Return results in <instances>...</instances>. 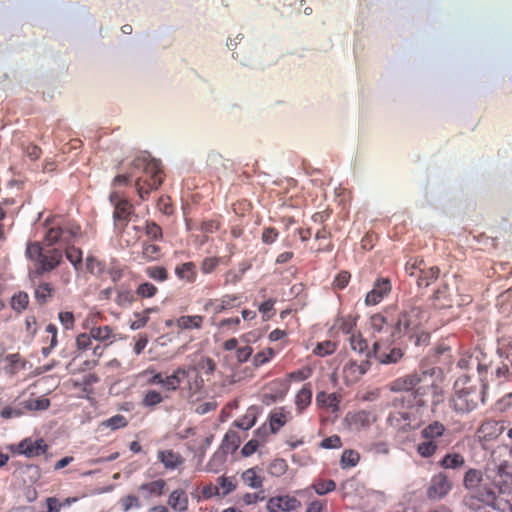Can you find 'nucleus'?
Segmentation results:
<instances>
[{
  "instance_id": "49",
  "label": "nucleus",
  "mask_w": 512,
  "mask_h": 512,
  "mask_svg": "<svg viewBox=\"0 0 512 512\" xmlns=\"http://www.w3.org/2000/svg\"><path fill=\"white\" fill-rule=\"evenodd\" d=\"M86 269L92 275L101 277L105 271V264L94 256H88L86 258Z\"/></svg>"
},
{
  "instance_id": "56",
  "label": "nucleus",
  "mask_w": 512,
  "mask_h": 512,
  "mask_svg": "<svg viewBox=\"0 0 512 512\" xmlns=\"http://www.w3.org/2000/svg\"><path fill=\"white\" fill-rule=\"evenodd\" d=\"M482 480V474L476 469H469L464 476V485L466 488H475Z\"/></svg>"
},
{
  "instance_id": "28",
  "label": "nucleus",
  "mask_w": 512,
  "mask_h": 512,
  "mask_svg": "<svg viewBox=\"0 0 512 512\" xmlns=\"http://www.w3.org/2000/svg\"><path fill=\"white\" fill-rule=\"evenodd\" d=\"M89 334L93 339L100 344L110 345L115 340V333L109 325L93 326L89 330Z\"/></svg>"
},
{
  "instance_id": "31",
  "label": "nucleus",
  "mask_w": 512,
  "mask_h": 512,
  "mask_svg": "<svg viewBox=\"0 0 512 512\" xmlns=\"http://www.w3.org/2000/svg\"><path fill=\"white\" fill-rule=\"evenodd\" d=\"M188 503V496L182 489H176L169 495L168 505L176 512L187 511Z\"/></svg>"
},
{
  "instance_id": "19",
  "label": "nucleus",
  "mask_w": 512,
  "mask_h": 512,
  "mask_svg": "<svg viewBox=\"0 0 512 512\" xmlns=\"http://www.w3.org/2000/svg\"><path fill=\"white\" fill-rule=\"evenodd\" d=\"M505 429L503 421L487 419L477 429L476 436L480 442H490L497 439Z\"/></svg>"
},
{
  "instance_id": "17",
  "label": "nucleus",
  "mask_w": 512,
  "mask_h": 512,
  "mask_svg": "<svg viewBox=\"0 0 512 512\" xmlns=\"http://www.w3.org/2000/svg\"><path fill=\"white\" fill-rule=\"evenodd\" d=\"M392 291V283L388 277H378L373 283L372 289L366 294L365 304L375 306L386 298Z\"/></svg>"
},
{
  "instance_id": "38",
  "label": "nucleus",
  "mask_w": 512,
  "mask_h": 512,
  "mask_svg": "<svg viewBox=\"0 0 512 512\" xmlns=\"http://www.w3.org/2000/svg\"><path fill=\"white\" fill-rule=\"evenodd\" d=\"M166 489V481L158 479L152 482L144 483L139 486L140 491H145L149 496H161Z\"/></svg>"
},
{
  "instance_id": "58",
  "label": "nucleus",
  "mask_w": 512,
  "mask_h": 512,
  "mask_svg": "<svg viewBox=\"0 0 512 512\" xmlns=\"http://www.w3.org/2000/svg\"><path fill=\"white\" fill-rule=\"evenodd\" d=\"M65 255L72 265L77 268L82 263V251L74 247L72 244L66 245Z\"/></svg>"
},
{
  "instance_id": "39",
  "label": "nucleus",
  "mask_w": 512,
  "mask_h": 512,
  "mask_svg": "<svg viewBox=\"0 0 512 512\" xmlns=\"http://www.w3.org/2000/svg\"><path fill=\"white\" fill-rule=\"evenodd\" d=\"M53 294L54 288L47 282L40 283L34 291L35 299L39 304L47 303L53 297Z\"/></svg>"
},
{
  "instance_id": "36",
  "label": "nucleus",
  "mask_w": 512,
  "mask_h": 512,
  "mask_svg": "<svg viewBox=\"0 0 512 512\" xmlns=\"http://www.w3.org/2000/svg\"><path fill=\"white\" fill-rule=\"evenodd\" d=\"M440 269L437 266L424 267L419 277L416 280L418 287H428L432 282L436 281L439 277Z\"/></svg>"
},
{
  "instance_id": "55",
  "label": "nucleus",
  "mask_w": 512,
  "mask_h": 512,
  "mask_svg": "<svg viewBox=\"0 0 512 512\" xmlns=\"http://www.w3.org/2000/svg\"><path fill=\"white\" fill-rule=\"evenodd\" d=\"M141 375L144 377L150 376L147 379V383L149 385H160L163 388L165 376L161 372H157L155 368L148 367L141 373Z\"/></svg>"
},
{
  "instance_id": "8",
  "label": "nucleus",
  "mask_w": 512,
  "mask_h": 512,
  "mask_svg": "<svg viewBox=\"0 0 512 512\" xmlns=\"http://www.w3.org/2000/svg\"><path fill=\"white\" fill-rule=\"evenodd\" d=\"M26 256L36 261L38 266L35 273L43 275L57 268L62 262V251L57 248L44 250L40 242H29L26 247Z\"/></svg>"
},
{
  "instance_id": "37",
  "label": "nucleus",
  "mask_w": 512,
  "mask_h": 512,
  "mask_svg": "<svg viewBox=\"0 0 512 512\" xmlns=\"http://www.w3.org/2000/svg\"><path fill=\"white\" fill-rule=\"evenodd\" d=\"M188 368H193V373L198 372L201 375V372L206 375L210 376L212 375L216 370V363L215 361L207 356H202L197 361L195 365H189Z\"/></svg>"
},
{
  "instance_id": "4",
  "label": "nucleus",
  "mask_w": 512,
  "mask_h": 512,
  "mask_svg": "<svg viewBox=\"0 0 512 512\" xmlns=\"http://www.w3.org/2000/svg\"><path fill=\"white\" fill-rule=\"evenodd\" d=\"M45 226L43 242L46 246L57 243L70 245L82 235L81 227L75 220L60 215L47 219Z\"/></svg>"
},
{
  "instance_id": "3",
  "label": "nucleus",
  "mask_w": 512,
  "mask_h": 512,
  "mask_svg": "<svg viewBox=\"0 0 512 512\" xmlns=\"http://www.w3.org/2000/svg\"><path fill=\"white\" fill-rule=\"evenodd\" d=\"M193 368L179 366L169 375L164 377L163 390L165 392L181 391V394L191 399L200 393L204 387V379L198 373H193Z\"/></svg>"
},
{
  "instance_id": "6",
  "label": "nucleus",
  "mask_w": 512,
  "mask_h": 512,
  "mask_svg": "<svg viewBox=\"0 0 512 512\" xmlns=\"http://www.w3.org/2000/svg\"><path fill=\"white\" fill-rule=\"evenodd\" d=\"M447 436L448 430L442 422H430L420 431L421 441L416 446L417 453L422 458L434 456L439 448H446L450 444V441L446 440Z\"/></svg>"
},
{
  "instance_id": "41",
  "label": "nucleus",
  "mask_w": 512,
  "mask_h": 512,
  "mask_svg": "<svg viewBox=\"0 0 512 512\" xmlns=\"http://www.w3.org/2000/svg\"><path fill=\"white\" fill-rule=\"evenodd\" d=\"M425 261L420 257H412L405 264V272L416 279L425 267Z\"/></svg>"
},
{
  "instance_id": "45",
  "label": "nucleus",
  "mask_w": 512,
  "mask_h": 512,
  "mask_svg": "<svg viewBox=\"0 0 512 512\" xmlns=\"http://www.w3.org/2000/svg\"><path fill=\"white\" fill-rule=\"evenodd\" d=\"M360 460V454L352 449H346L343 451L340 459V465L342 468L355 467Z\"/></svg>"
},
{
  "instance_id": "53",
  "label": "nucleus",
  "mask_w": 512,
  "mask_h": 512,
  "mask_svg": "<svg viewBox=\"0 0 512 512\" xmlns=\"http://www.w3.org/2000/svg\"><path fill=\"white\" fill-rule=\"evenodd\" d=\"M337 345L335 342H332L330 340H326L323 342H320L316 345V347L313 350V353L320 357H325L328 355L333 354L336 351Z\"/></svg>"
},
{
  "instance_id": "60",
  "label": "nucleus",
  "mask_w": 512,
  "mask_h": 512,
  "mask_svg": "<svg viewBox=\"0 0 512 512\" xmlns=\"http://www.w3.org/2000/svg\"><path fill=\"white\" fill-rule=\"evenodd\" d=\"M102 425L105 427H109L112 430H116L119 428H124L128 425V421L125 416L121 414L114 415L109 419L102 422Z\"/></svg>"
},
{
  "instance_id": "32",
  "label": "nucleus",
  "mask_w": 512,
  "mask_h": 512,
  "mask_svg": "<svg viewBox=\"0 0 512 512\" xmlns=\"http://www.w3.org/2000/svg\"><path fill=\"white\" fill-rule=\"evenodd\" d=\"M175 274L179 280L194 283L197 278V268L193 262H185L175 267Z\"/></svg>"
},
{
  "instance_id": "13",
  "label": "nucleus",
  "mask_w": 512,
  "mask_h": 512,
  "mask_svg": "<svg viewBox=\"0 0 512 512\" xmlns=\"http://www.w3.org/2000/svg\"><path fill=\"white\" fill-rule=\"evenodd\" d=\"M289 391L288 381L276 378L262 387L260 401L266 406H270L277 401L283 400Z\"/></svg>"
},
{
  "instance_id": "12",
  "label": "nucleus",
  "mask_w": 512,
  "mask_h": 512,
  "mask_svg": "<svg viewBox=\"0 0 512 512\" xmlns=\"http://www.w3.org/2000/svg\"><path fill=\"white\" fill-rule=\"evenodd\" d=\"M396 307L390 306L371 316L370 324L374 332L387 335V339L398 338L396 330Z\"/></svg>"
},
{
  "instance_id": "21",
  "label": "nucleus",
  "mask_w": 512,
  "mask_h": 512,
  "mask_svg": "<svg viewBox=\"0 0 512 512\" xmlns=\"http://www.w3.org/2000/svg\"><path fill=\"white\" fill-rule=\"evenodd\" d=\"M269 512H290L301 507V502L294 496L284 495L271 497L267 502Z\"/></svg>"
},
{
  "instance_id": "54",
  "label": "nucleus",
  "mask_w": 512,
  "mask_h": 512,
  "mask_svg": "<svg viewBox=\"0 0 512 512\" xmlns=\"http://www.w3.org/2000/svg\"><path fill=\"white\" fill-rule=\"evenodd\" d=\"M158 292V288L150 283V282H143L139 284L135 290V293L140 298H152L154 297Z\"/></svg>"
},
{
  "instance_id": "5",
  "label": "nucleus",
  "mask_w": 512,
  "mask_h": 512,
  "mask_svg": "<svg viewBox=\"0 0 512 512\" xmlns=\"http://www.w3.org/2000/svg\"><path fill=\"white\" fill-rule=\"evenodd\" d=\"M93 341L89 332L80 333L75 339V355L70 365L79 362L80 372L93 370L107 348V344H94Z\"/></svg>"
},
{
  "instance_id": "52",
  "label": "nucleus",
  "mask_w": 512,
  "mask_h": 512,
  "mask_svg": "<svg viewBox=\"0 0 512 512\" xmlns=\"http://www.w3.org/2000/svg\"><path fill=\"white\" fill-rule=\"evenodd\" d=\"M355 326V319L350 315L338 318L335 323V327L344 334H354L353 330Z\"/></svg>"
},
{
  "instance_id": "18",
  "label": "nucleus",
  "mask_w": 512,
  "mask_h": 512,
  "mask_svg": "<svg viewBox=\"0 0 512 512\" xmlns=\"http://www.w3.org/2000/svg\"><path fill=\"white\" fill-rule=\"evenodd\" d=\"M451 488L452 483L448 476L443 472H439L431 478L426 494L430 500H439L445 497Z\"/></svg>"
},
{
  "instance_id": "9",
  "label": "nucleus",
  "mask_w": 512,
  "mask_h": 512,
  "mask_svg": "<svg viewBox=\"0 0 512 512\" xmlns=\"http://www.w3.org/2000/svg\"><path fill=\"white\" fill-rule=\"evenodd\" d=\"M432 377L429 371L413 372L392 380L388 389L394 393H414L419 387H427V393L434 387L433 383H427V378Z\"/></svg>"
},
{
  "instance_id": "15",
  "label": "nucleus",
  "mask_w": 512,
  "mask_h": 512,
  "mask_svg": "<svg viewBox=\"0 0 512 512\" xmlns=\"http://www.w3.org/2000/svg\"><path fill=\"white\" fill-rule=\"evenodd\" d=\"M481 500L495 510L510 511L512 508V489H500L497 495L492 490L487 489Z\"/></svg>"
},
{
  "instance_id": "1",
  "label": "nucleus",
  "mask_w": 512,
  "mask_h": 512,
  "mask_svg": "<svg viewBox=\"0 0 512 512\" xmlns=\"http://www.w3.org/2000/svg\"><path fill=\"white\" fill-rule=\"evenodd\" d=\"M133 178H135L134 186L138 197L145 201L152 191L162 185L165 173L159 160L147 152H142L131 161L129 172L117 175L112 184L127 185Z\"/></svg>"
},
{
  "instance_id": "33",
  "label": "nucleus",
  "mask_w": 512,
  "mask_h": 512,
  "mask_svg": "<svg viewBox=\"0 0 512 512\" xmlns=\"http://www.w3.org/2000/svg\"><path fill=\"white\" fill-rule=\"evenodd\" d=\"M141 257L147 261H157L162 257V249L151 241H143L141 244Z\"/></svg>"
},
{
  "instance_id": "23",
  "label": "nucleus",
  "mask_w": 512,
  "mask_h": 512,
  "mask_svg": "<svg viewBox=\"0 0 512 512\" xmlns=\"http://www.w3.org/2000/svg\"><path fill=\"white\" fill-rule=\"evenodd\" d=\"M47 449L48 446L42 438L37 440L26 438L18 444L17 451L28 458H33L44 454Z\"/></svg>"
},
{
  "instance_id": "63",
  "label": "nucleus",
  "mask_w": 512,
  "mask_h": 512,
  "mask_svg": "<svg viewBox=\"0 0 512 512\" xmlns=\"http://www.w3.org/2000/svg\"><path fill=\"white\" fill-rule=\"evenodd\" d=\"M288 469L287 462L284 459H274L269 465V473L273 476H282Z\"/></svg>"
},
{
  "instance_id": "24",
  "label": "nucleus",
  "mask_w": 512,
  "mask_h": 512,
  "mask_svg": "<svg viewBox=\"0 0 512 512\" xmlns=\"http://www.w3.org/2000/svg\"><path fill=\"white\" fill-rule=\"evenodd\" d=\"M346 421L351 429L361 430L371 426L375 421V415L367 410H360L346 415Z\"/></svg>"
},
{
  "instance_id": "22",
  "label": "nucleus",
  "mask_w": 512,
  "mask_h": 512,
  "mask_svg": "<svg viewBox=\"0 0 512 512\" xmlns=\"http://www.w3.org/2000/svg\"><path fill=\"white\" fill-rule=\"evenodd\" d=\"M292 419L291 411L285 406L274 408L268 415V425L272 434H277Z\"/></svg>"
},
{
  "instance_id": "10",
  "label": "nucleus",
  "mask_w": 512,
  "mask_h": 512,
  "mask_svg": "<svg viewBox=\"0 0 512 512\" xmlns=\"http://www.w3.org/2000/svg\"><path fill=\"white\" fill-rule=\"evenodd\" d=\"M425 317V312L420 307H410L399 311L396 308V330L398 338L404 335L413 337L420 329Z\"/></svg>"
},
{
  "instance_id": "11",
  "label": "nucleus",
  "mask_w": 512,
  "mask_h": 512,
  "mask_svg": "<svg viewBox=\"0 0 512 512\" xmlns=\"http://www.w3.org/2000/svg\"><path fill=\"white\" fill-rule=\"evenodd\" d=\"M109 201L113 206V220L116 229L123 231L132 215H134V205L117 191H112L109 195Z\"/></svg>"
},
{
  "instance_id": "44",
  "label": "nucleus",
  "mask_w": 512,
  "mask_h": 512,
  "mask_svg": "<svg viewBox=\"0 0 512 512\" xmlns=\"http://www.w3.org/2000/svg\"><path fill=\"white\" fill-rule=\"evenodd\" d=\"M50 406V400L45 397L29 398L23 402V407L29 411L46 410Z\"/></svg>"
},
{
  "instance_id": "27",
  "label": "nucleus",
  "mask_w": 512,
  "mask_h": 512,
  "mask_svg": "<svg viewBox=\"0 0 512 512\" xmlns=\"http://www.w3.org/2000/svg\"><path fill=\"white\" fill-rule=\"evenodd\" d=\"M312 387L310 383H305L296 393L294 398L295 410L297 415H301L311 405Z\"/></svg>"
},
{
  "instance_id": "40",
  "label": "nucleus",
  "mask_w": 512,
  "mask_h": 512,
  "mask_svg": "<svg viewBox=\"0 0 512 512\" xmlns=\"http://www.w3.org/2000/svg\"><path fill=\"white\" fill-rule=\"evenodd\" d=\"M465 464V459L461 454L448 453L440 461V466L444 469H456Z\"/></svg>"
},
{
  "instance_id": "14",
  "label": "nucleus",
  "mask_w": 512,
  "mask_h": 512,
  "mask_svg": "<svg viewBox=\"0 0 512 512\" xmlns=\"http://www.w3.org/2000/svg\"><path fill=\"white\" fill-rule=\"evenodd\" d=\"M374 357L382 364H391L398 362L403 357L401 348L394 347L389 343V339L383 338L375 341L373 344Z\"/></svg>"
},
{
  "instance_id": "48",
  "label": "nucleus",
  "mask_w": 512,
  "mask_h": 512,
  "mask_svg": "<svg viewBox=\"0 0 512 512\" xmlns=\"http://www.w3.org/2000/svg\"><path fill=\"white\" fill-rule=\"evenodd\" d=\"M29 304V296L26 292L20 291L11 298V307L17 313L23 312Z\"/></svg>"
},
{
  "instance_id": "42",
  "label": "nucleus",
  "mask_w": 512,
  "mask_h": 512,
  "mask_svg": "<svg viewBox=\"0 0 512 512\" xmlns=\"http://www.w3.org/2000/svg\"><path fill=\"white\" fill-rule=\"evenodd\" d=\"M164 401L161 392L151 389L145 392L142 399V405L147 408H154Z\"/></svg>"
},
{
  "instance_id": "46",
  "label": "nucleus",
  "mask_w": 512,
  "mask_h": 512,
  "mask_svg": "<svg viewBox=\"0 0 512 512\" xmlns=\"http://www.w3.org/2000/svg\"><path fill=\"white\" fill-rule=\"evenodd\" d=\"M145 274L154 281L165 282L169 278L168 270L163 266H148Z\"/></svg>"
},
{
  "instance_id": "20",
  "label": "nucleus",
  "mask_w": 512,
  "mask_h": 512,
  "mask_svg": "<svg viewBox=\"0 0 512 512\" xmlns=\"http://www.w3.org/2000/svg\"><path fill=\"white\" fill-rule=\"evenodd\" d=\"M369 368L370 362L368 360H361L359 363L356 360H349L343 367V378L348 384L356 383Z\"/></svg>"
},
{
  "instance_id": "7",
  "label": "nucleus",
  "mask_w": 512,
  "mask_h": 512,
  "mask_svg": "<svg viewBox=\"0 0 512 512\" xmlns=\"http://www.w3.org/2000/svg\"><path fill=\"white\" fill-rule=\"evenodd\" d=\"M479 397L477 388L471 384L470 378L464 375L455 381L449 405L458 414L469 413L477 407Z\"/></svg>"
},
{
  "instance_id": "34",
  "label": "nucleus",
  "mask_w": 512,
  "mask_h": 512,
  "mask_svg": "<svg viewBox=\"0 0 512 512\" xmlns=\"http://www.w3.org/2000/svg\"><path fill=\"white\" fill-rule=\"evenodd\" d=\"M433 300L434 306L438 309H445L451 307L453 301L451 299L448 286L444 284L440 288H438L433 295Z\"/></svg>"
},
{
  "instance_id": "64",
  "label": "nucleus",
  "mask_w": 512,
  "mask_h": 512,
  "mask_svg": "<svg viewBox=\"0 0 512 512\" xmlns=\"http://www.w3.org/2000/svg\"><path fill=\"white\" fill-rule=\"evenodd\" d=\"M217 484H218L219 488L222 489V492H221L222 496H227L228 494L233 492L237 487V485L233 481V479H230L225 476L219 477L217 479Z\"/></svg>"
},
{
  "instance_id": "59",
  "label": "nucleus",
  "mask_w": 512,
  "mask_h": 512,
  "mask_svg": "<svg viewBox=\"0 0 512 512\" xmlns=\"http://www.w3.org/2000/svg\"><path fill=\"white\" fill-rule=\"evenodd\" d=\"M275 355L272 348H266L263 351L256 353L253 357V365L255 367L262 366L269 362Z\"/></svg>"
},
{
  "instance_id": "25",
  "label": "nucleus",
  "mask_w": 512,
  "mask_h": 512,
  "mask_svg": "<svg viewBox=\"0 0 512 512\" xmlns=\"http://www.w3.org/2000/svg\"><path fill=\"white\" fill-rule=\"evenodd\" d=\"M157 459L167 470H175L185 463L184 457L172 449L159 450Z\"/></svg>"
},
{
  "instance_id": "29",
  "label": "nucleus",
  "mask_w": 512,
  "mask_h": 512,
  "mask_svg": "<svg viewBox=\"0 0 512 512\" xmlns=\"http://www.w3.org/2000/svg\"><path fill=\"white\" fill-rule=\"evenodd\" d=\"M340 397L336 393H326L320 391L316 395V404L320 408H325L331 412L339 410Z\"/></svg>"
},
{
  "instance_id": "62",
  "label": "nucleus",
  "mask_w": 512,
  "mask_h": 512,
  "mask_svg": "<svg viewBox=\"0 0 512 512\" xmlns=\"http://www.w3.org/2000/svg\"><path fill=\"white\" fill-rule=\"evenodd\" d=\"M120 504L124 512H128L131 509H137L141 507L139 498L135 495L129 494L121 498Z\"/></svg>"
},
{
  "instance_id": "30",
  "label": "nucleus",
  "mask_w": 512,
  "mask_h": 512,
  "mask_svg": "<svg viewBox=\"0 0 512 512\" xmlns=\"http://www.w3.org/2000/svg\"><path fill=\"white\" fill-rule=\"evenodd\" d=\"M204 320L202 315H183L176 319L175 325L179 330H199L203 327Z\"/></svg>"
},
{
  "instance_id": "43",
  "label": "nucleus",
  "mask_w": 512,
  "mask_h": 512,
  "mask_svg": "<svg viewBox=\"0 0 512 512\" xmlns=\"http://www.w3.org/2000/svg\"><path fill=\"white\" fill-rule=\"evenodd\" d=\"M312 488L318 495H325L336 489V483L332 479H315Z\"/></svg>"
},
{
  "instance_id": "47",
  "label": "nucleus",
  "mask_w": 512,
  "mask_h": 512,
  "mask_svg": "<svg viewBox=\"0 0 512 512\" xmlns=\"http://www.w3.org/2000/svg\"><path fill=\"white\" fill-rule=\"evenodd\" d=\"M312 373H313V369L311 367L304 366L300 369L289 372L286 375L285 380L288 381L289 384L292 381H295V382L305 381L312 376Z\"/></svg>"
},
{
  "instance_id": "35",
  "label": "nucleus",
  "mask_w": 512,
  "mask_h": 512,
  "mask_svg": "<svg viewBox=\"0 0 512 512\" xmlns=\"http://www.w3.org/2000/svg\"><path fill=\"white\" fill-rule=\"evenodd\" d=\"M157 312H159V308L156 306L146 308L142 312H135L133 314L134 319L130 323V328L132 330H139V329L145 327L150 320V314L157 313Z\"/></svg>"
},
{
  "instance_id": "57",
  "label": "nucleus",
  "mask_w": 512,
  "mask_h": 512,
  "mask_svg": "<svg viewBox=\"0 0 512 512\" xmlns=\"http://www.w3.org/2000/svg\"><path fill=\"white\" fill-rule=\"evenodd\" d=\"M221 262L220 257H206L201 261L200 269L205 275L213 273Z\"/></svg>"
},
{
  "instance_id": "61",
  "label": "nucleus",
  "mask_w": 512,
  "mask_h": 512,
  "mask_svg": "<svg viewBox=\"0 0 512 512\" xmlns=\"http://www.w3.org/2000/svg\"><path fill=\"white\" fill-rule=\"evenodd\" d=\"M351 279L350 272L343 270L340 271L334 278L332 282V287L334 290H343L347 287Z\"/></svg>"
},
{
  "instance_id": "2",
  "label": "nucleus",
  "mask_w": 512,
  "mask_h": 512,
  "mask_svg": "<svg viewBox=\"0 0 512 512\" xmlns=\"http://www.w3.org/2000/svg\"><path fill=\"white\" fill-rule=\"evenodd\" d=\"M427 387H419L414 393L395 396L391 401L394 411L387 417V424L398 432L415 430L423 423L421 409L426 408L428 401Z\"/></svg>"
},
{
  "instance_id": "51",
  "label": "nucleus",
  "mask_w": 512,
  "mask_h": 512,
  "mask_svg": "<svg viewBox=\"0 0 512 512\" xmlns=\"http://www.w3.org/2000/svg\"><path fill=\"white\" fill-rule=\"evenodd\" d=\"M46 332L49 334V345L42 348V354L47 357L51 351L56 347L57 340V327L50 323L46 326Z\"/></svg>"
},
{
  "instance_id": "16",
  "label": "nucleus",
  "mask_w": 512,
  "mask_h": 512,
  "mask_svg": "<svg viewBox=\"0 0 512 512\" xmlns=\"http://www.w3.org/2000/svg\"><path fill=\"white\" fill-rule=\"evenodd\" d=\"M241 305L240 296L236 294H225L220 298L208 299L203 309L206 312H212L215 315L221 314L227 310L239 307Z\"/></svg>"
},
{
  "instance_id": "26",
  "label": "nucleus",
  "mask_w": 512,
  "mask_h": 512,
  "mask_svg": "<svg viewBox=\"0 0 512 512\" xmlns=\"http://www.w3.org/2000/svg\"><path fill=\"white\" fill-rule=\"evenodd\" d=\"M243 483L254 490L263 491L264 476L259 467H252L241 474Z\"/></svg>"
},
{
  "instance_id": "50",
  "label": "nucleus",
  "mask_w": 512,
  "mask_h": 512,
  "mask_svg": "<svg viewBox=\"0 0 512 512\" xmlns=\"http://www.w3.org/2000/svg\"><path fill=\"white\" fill-rule=\"evenodd\" d=\"M144 231L151 241H160L163 239L162 228L154 221H146Z\"/></svg>"
}]
</instances>
